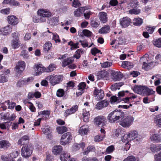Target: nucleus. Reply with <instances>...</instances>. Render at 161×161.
I'll return each instance as SVG.
<instances>
[{
    "label": "nucleus",
    "instance_id": "69168bd1",
    "mask_svg": "<svg viewBox=\"0 0 161 161\" xmlns=\"http://www.w3.org/2000/svg\"><path fill=\"white\" fill-rule=\"evenodd\" d=\"M10 11V9L9 8H7L4 9H2L0 11V12L4 14H9Z\"/></svg>",
    "mask_w": 161,
    "mask_h": 161
},
{
    "label": "nucleus",
    "instance_id": "f704fd0d",
    "mask_svg": "<svg viewBox=\"0 0 161 161\" xmlns=\"http://www.w3.org/2000/svg\"><path fill=\"white\" fill-rule=\"evenodd\" d=\"M40 115H42V117L41 118L42 119H46L48 118L50 115V112L48 110L43 111L40 112Z\"/></svg>",
    "mask_w": 161,
    "mask_h": 161
},
{
    "label": "nucleus",
    "instance_id": "72a5a7b5",
    "mask_svg": "<svg viewBox=\"0 0 161 161\" xmlns=\"http://www.w3.org/2000/svg\"><path fill=\"white\" fill-rule=\"evenodd\" d=\"M124 132L121 129H116L114 133V136L115 137H119V138L122 137L124 134Z\"/></svg>",
    "mask_w": 161,
    "mask_h": 161
},
{
    "label": "nucleus",
    "instance_id": "a878e982",
    "mask_svg": "<svg viewBox=\"0 0 161 161\" xmlns=\"http://www.w3.org/2000/svg\"><path fill=\"white\" fill-rule=\"evenodd\" d=\"M105 119V118L103 116L97 117L94 119V123L96 125H99L103 123Z\"/></svg>",
    "mask_w": 161,
    "mask_h": 161
},
{
    "label": "nucleus",
    "instance_id": "ddd939ff",
    "mask_svg": "<svg viewBox=\"0 0 161 161\" xmlns=\"http://www.w3.org/2000/svg\"><path fill=\"white\" fill-rule=\"evenodd\" d=\"M25 62L24 61H21L17 63L15 69L17 72L21 73L25 69Z\"/></svg>",
    "mask_w": 161,
    "mask_h": 161
},
{
    "label": "nucleus",
    "instance_id": "6e6d98bb",
    "mask_svg": "<svg viewBox=\"0 0 161 161\" xmlns=\"http://www.w3.org/2000/svg\"><path fill=\"white\" fill-rule=\"evenodd\" d=\"M64 94V90L62 89H59L57 91L56 95L58 97H61L63 96Z\"/></svg>",
    "mask_w": 161,
    "mask_h": 161
},
{
    "label": "nucleus",
    "instance_id": "58836bf2",
    "mask_svg": "<svg viewBox=\"0 0 161 161\" xmlns=\"http://www.w3.org/2000/svg\"><path fill=\"white\" fill-rule=\"evenodd\" d=\"M48 20V23L53 26L56 25L58 23V20L57 17L51 18Z\"/></svg>",
    "mask_w": 161,
    "mask_h": 161
},
{
    "label": "nucleus",
    "instance_id": "b1692460",
    "mask_svg": "<svg viewBox=\"0 0 161 161\" xmlns=\"http://www.w3.org/2000/svg\"><path fill=\"white\" fill-rule=\"evenodd\" d=\"M150 150L153 153L158 152L161 150V144H151L150 145Z\"/></svg>",
    "mask_w": 161,
    "mask_h": 161
},
{
    "label": "nucleus",
    "instance_id": "13d9d810",
    "mask_svg": "<svg viewBox=\"0 0 161 161\" xmlns=\"http://www.w3.org/2000/svg\"><path fill=\"white\" fill-rule=\"evenodd\" d=\"M114 150V147L113 145H111L108 147L106 149V152L107 154L112 152Z\"/></svg>",
    "mask_w": 161,
    "mask_h": 161
},
{
    "label": "nucleus",
    "instance_id": "bf43d9fd",
    "mask_svg": "<svg viewBox=\"0 0 161 161\" xmlns=\"http://www.w3.org/2000/svg\"><path fill=\"white\" fill-rule=\"evenodd\" d=\"M83 34L86 36L89 37L91 36L92 33L87 30H84L82 31Z\"/></svg>",
    "mask_w": 161,
    "mask_h": 161
},
{
    "label": "nucleus",
    "instance_id": "6ab92c4d",
    "mask_svg": "<svg viewBox=\"0 0 161 161\" xmlns=\"http://www.w3.org/2000/svg\"><path fill=\"white\" fill-rule=\"evenodd\" d=\"M78 108V106L77 105L73 106L70 109H67L65 112V115L67 116L75 113Z\"/></svg>",
    "mask_w": 161,
    "mask_h": 161
},
{
    "label": "nucleus",
    "instance_id": "09e8293b",
    "mask_svg": "<svg viewBox=\"0 0 161 161\" xmlns=\"http://www.w3.org/2000/svg\"><path fill=\"white\" fill-rule=\"evenodd\" d=\"M129 13L131 14H138L140 13L141 11L139 9L133 8L130 9L128 11Z\"/></svg>",
    "mask_w": 161,
    "mask_h": 161
},
{
    "label": "nucleus",
    "instance_id": "473e14b6",
    "mask_svg": "<svg viewBox=\"0 0 161 161\" xmlns=\"http://www.w3.org/2000/svg\"><path fill=\"white\" fill-rule=\"evenodd\" d=\"M10 145L8 141L6 140H2L0 141V148H7Z\"/></svg>",
    "mask_w": 161,
    "mask_h": 161
},
{
    "label": "nucleus",
    "instance_id": "a19ab883",
    "mask_svg": "<svg viewBox=\"0 0 161 161\" xmlns=\"http://www.w3.org/2000/svg\"><path fill=\"white\" fill-rule=\"evenodd\" d=\"M5 103H6L8 105V108L9 109H13L16 105L15 103L13 102H10L9 100H7L5 101V102L1 103V104H4Z\"/></svg>",
    "mask_w": 161,
    "mask_h": 161
},
{
    "label": "nucleus",
    "instance_id": "de8ad7c7",
    "mask_svg": "<svg viewBox=\"0 0 161 161\" xmlns=\"http://www.w3.org/2000/svg\"><path fill=\"white\" fill-rule=\"evenodd\" d=\"M155 93V91L153 89L149 88L146 86V91L144 93V95H150L153 94Z\"/></svg>",
    "mask_w": 161,
    "mask_h": 161
},
{
    "label": "nucleus",
    "instance_id": "5701e85b",
    "mask_svg": "<svg viewBox=\"0 0 161 161\" xmlns=\"http://www.w3.org/2000/svg\"><path fill=\"white\" fill-rule=\"evenodd\" d=\"M86 7H81L78 9H76L74 12V15L75 17H80L82 14L83 12L87 9Z\"/></svg>",
    "mask_w": 161,
    "mask_h": 161
},
{
    "label": "nucleus",
    "instance_id": "864d4df0",
    "mask_svg": "<svg viewBox=\"0 0 161 161\" xmlns=\"http://www.w3.org/2000/svg\"><path fill=\"white\" fill-rule=\"evenodd\" d=\"M120 101H121V99H119L118 97L115 96L111 97L110 99V102L111 103H115V102L119 103Z\"/></svg>",
    "mask_w": 161,
    "mask_h": 161
},
{
    "label": "nucleus",
    "instance_id": "412c9836",
    "mask_svg": "<svg viewBox=\"0 0 161 161\" xmlns=\"http://www.w3.org/2000/svg\"><path fill=\"white\" fill-rule=\"evenodd\" d=\"M70 155H68L66 153H64L61 155L60 158L61 161H75V158H72L70 159Z\"/></svg>",
    "mask_w": 161,
    "mask_h": 161
},
{
    "label": "nucleus",
    "instance_id": "1a4fd4ad",
    "mask_svg": "<svg viewBox=\"0 0 161 161\" xmlns=\"http://www.w3.org/2000/svg\"><path fill=\"white\" fill-rule=\"evenodd\" d=\"M146 86L141 85L135 86L133 89L134 92L138 94L144 95Z\"/></svg>",
    "mask_w": 161,
    "mask_h": 161
},
{
    "label": "nucleus",
    "instance_id": "f03ea898",
    "mask_svg": "<svg viewBox=\"0 0 161 161\" xmlns=\"http://www.w3.org/2000/svg\"><path fill=\"white\" fill-rule=\"evenodd\" d=\"M33 150V148L31 144L25 145L22 147L21 155L24 158H28L32 153Z\"/></svg>",
    "mask_w": 161,
    "mask_h": 161
},
{
    "label": "nucleus",
    "instance_id": "774afa93",
    "mask_svg": "<svg viewBox=\"0 0 161 161\" xmlns=\"http://www.w3.org/2000/svg\"><path fill=\"white\" fill-rule=\"evenodd\" d=\"M154 158L156 161H161V152L154 155Z\"/></svg>",
    "mask_w": 161,
    "mask_h": 161
},
{
    "label": "nucleus",
    "instance_id": "39448f33",
    "mask_svg": "<svg viewBox=\"0 0 161 161\" xmlns=\"http://www.w3.org/2000/svg\"><path fill=\"white\" fill-rule=\"evenodd\" d=\"M131 23V19L128 17H125L119 19V24L122 28L128 27Z\"/></svg>",
    "mask_w": 161,
    "mask_h": 161
},
{
    "label": "nucleus",
    "instance_id": "9d476101",
    "mask_svg": "<svg viewBox=\"0 0 161 161\" xmlns=\"http://www.w3.org/2000/svg\"><path fill=\"white\" fill-rule=\"evenodd\" d=\"M146 59V58L145 57H142L140 58V61L141 62H143L142 65L143 69H144L146 70H149L152 68V66L153 65V63L152 62L148 63H146L145 61H143Z\"/></svg>",
    "mask_w": 161,
    "mask_h": 161
},
{
    "label": "nucleus",
    "instance_id": "20e7f679",
    "mask_svg": "<svg viewBox=\"0 0 161 161\" xmlns=\"http://www.w3.org/2000/svg\"><path fill=\"white\" fill-rule=\"evenodd\" d=\"M72 139L71 134L69 132H67L61 136L60 143L61 145H65L70 142Z\"/></svg>",
    "mask_w": 161,
    "mask_h": 161
},
{
    "label": "nucleus",
    "instance_id": "c756f323",
    "mask_svg": "<svg viewBox=\"0 0 161 161\" xmlns=\"http://www.w3.org/2000/svg\"><path fill=\"white\" fill-rule=\"evenodd\" d=\"M154 123L159 127H161V114L155 115L154 118Z\"/></svg>",
    "mask_w": 161,
    "mask_h": 161
},
{
    "label": "nucleus",
    "instance_id": "338daca9",
    "mask_svg": "<svg viewBox=\"0 0 161 161\" xmlns=\"http://www.w3.org/2000/svg\"><path fill=\"white\" fill-rule=\"evenodd\" d=\"M91 53L94 56L96 55V54L100 53V51L98 50L97 48L94 47L91 49Z\"/></svg>",
    "mask_w": 161,
    "mask_h": 161
},
{
    "label": "nucleus",
    "instance_id": "a18cd8bd",
    "mask_svg": "<svg viewBox=\"0 0 161 161\" xmlns=\"http://www.w3.org/2000/svg\"><path fill=\"white\" fill-rule=\"evenodd\" d=\"M128 134L129 138L131 139V140L135 138L136 136L137 135V132L135 130L130 131L129 132Z\"/></svg>",
    "mask_w": 161,
    "mask_h": 161
},
{
    "label": "nucleus",
    "instance_id": "f3484780",
    "mask_svg": "<svg viewBox=\"0 0 161 161\" xmlns=\"http://www.w3.org/2000/svg\"><path fill=\"white\" fill-rule=\"evenodd\" d=\"M8 22L9 24L15 25L18 23V19L14 15L8 17Z\"/></svg>",
    "mask_w": 161,
    "mask_h": 161
},
{
    "label": "nucleus",
    "instance_id": "2eb2a0df",
    "mask_svg": "<svg viewBox=\"0 0 161 161\" xmlns=\"http://www.w3.org/2000/svg\"><path fill=\"white\" fill-rule=\"evenodd\" d=\"M109 104V102L104 100L98 102L96 105V108L97 109H101L107 107Z\"/></svg>",
    "mask_w": 161,
    "mask_h": 161
},
{
    "label": "nucleus",
    "instance_id": "a211bd4d",
    "mask_svg": "<svg viewBox=\"0 0 161 161\" xmlns=\"http://www.w3.org/2000/svg\"><path fill=\"white\" fill-rule=\"evenodd\" d=\"M129 136L128 134L125 135V134L124 133L123 136H122V137H120V138L123 142L126 143V146L127 147V148H125V150L126 151L128 150L130 148L129 144L127 143L128 141L131 140V139L129 138Z\"/></svg>",
    "mask_w": 161,
    "mask_h": 161
},
{
    "label": "nucleus",
    "instance_id": "37998d69",
    "mask_svg": "<svg viewBox=\"0 0 161 161\" xmlns=\"http://www.w3.org/2000/svg\"><path fill=\"white\" fill-rule=\"evenodd\" d=\"M56 68V65L54 64H51L46 68H45V72H49L53 71Z\"/></svg>",
    "mask_w": 161,
    "mask_h": 161
},
{
    "label": "nucleus",
    "instance_id": "052dcab7",
    "mask_svg": "<svg viewBox=\"0 0 161 161\" xmlns=\"http://www.w3.org/2000/svg\"><path fill=\"white\" fill-rule=\"evenodd\" d=\"M112 64L111 62H106L103 63L101 64V67L103 68L108 67L111 66Z\"/></svg>",
    "mask_w": 161,
    "mask_h": 161
},
{
    "label": "nucleus",
    "instance_id": "49530a36",
    "mask_svg": "<svg viewBox=\"0 0 161 161\" xmlns=\"http://www.w3.org/2000/svg\"><path fill=\"white\" fill-rule=\"evenodd\" d=\"M107 75V72L105 70H102L98 72L97 75L99 79H102L106 77Z\"/></svg>",
    "mask_w": 161,
    "mask_h": 161
},
{
    "label": "nucleus",
    "instance_id": "c85d7f7f",
    "mask_svg": "<svg viewBox=\"0 0 161 161\" xmlns=\"http://www.w3.org/2000/svg\"><path fill=\"white\" fill-rule=\"evenodd\" d=\"M122 67L128 69H130L133 67V64L128 61H124L122 63Z\"/></svg>",
    "mask_w": 161,
    "mask_h": 161
},
{
    "label": "nucleus",
    "instance_id": "cd10ccee",
    "mask_svg": "<svg viewBox=\"0 0 161 161\" xmlns=\"http://www.w3.org/2000/svg\"><path fill=\"white\" fill-rule=\"evenodd\" d=\"M62 150L61 146L60 145L56 146L53 147V148L52 152L54 154L58 155L61 152Z\"/></svg>",
    "mask_w": 161,
    "mask_h": 161
},
{
    "label": "nucleus",
    "instance_id": "3c124183",
    "mask_svg": "<svg viewBox=\"0 0 161 161\" xmlns=\"http://www.w3.org/2000/svg\"><path fill=\"white\" fill-rule=\"evenodd\" d=\"M79 43L77 42L74 43L72 41H71L68 43V44L71 46L70 49L73 50L74 49H76L79 48L78 45Z\"/></svg>",
    "mask_w": 161,
    "mask_h": 161
},
{
    "label": "nucleus",
    "instance_id": "5fc2aeb1",
    "mask_svg": "<svg viewBox=\"0 0 161 161\" xmlns=\"http://www.w3.org/2000/svg\"><path fill=\"white\" fill-rule=\"evenodd\" d=\"M95 150V147L94 146H89L88 147L86 151L83 153L84 154H87L90 152L94 151Z\"/></svg>",
    "mask_w": 161,
    "mask_h": 161
},
{
    "label": "nucleus",
    "instance_id": "6e6552de",
    "mask_svg": "<svg viewBox=\"0 0 161 161\" xmlns=\"http://www.w3.org/2000/svg\"><path fill=\"white\" fill-rule=\"evenodd\" d=\"M66 55H64L62 56L59 58L60 59H63L62 62V65L64 67L69 65L71 63H72L74 60L71 58H66Z\"/></svg>",
    "mask_w": 161,
    "mask_h": 161
},
{
    "label": "nucleus",
    "instance_id": "e2e57ef3",
    "mask_svg": "<svg viewBox=\"0 0 161 161\" xmlns=\"http://www.w3.org/2000/svg\"><path fill=\"white\" fill-rule=\"evenodd\" d=\"M10 158L8 154H5L2 156L1 158L3 161H9Z\"/></svg>",
    "mask_w": 161,
    "mask_h": 161
},
{
    "label": "nucleus",
    "instance_id": "7ed1b4c3",
    "mask_svg": "<svg viewBox=\"0 0 161 161\" xmlns=\"http://www.w3.org/2000/svg\"><path fill=\"white\" fill-rule=\"evenodd\" d=\"M121 118L119 124L124 128L129 127L134 121V118L131 116H123Z\"/></svg>",
    "mask_w": 161,
    "mask_h": 161
},
{
    "label": "nucleus",
    "instance_id": "0e129e2a",
    "mask_svg": "<svg viewBox=\"0 0 161 161\" xmlns=\"http://www.w3.org/2000/svg\"><path fill=\"white\" fill-rule=\"evenodd\" d=\"M130 6L136 7L138 5V2L136 0H132L130 3Z\"/></svg>",
    "mask_w": 161,
    "mask_h": 161
},
{
    "label": "nucleus",
    "instance_id": "423d86ee",
    "mask_svg": "<svg viewBox=\"0 0 161 161\" xmlns=\"http://www.w3.org/2000/svg\"><path fill=\"white\" fill-rule=\"evenodd\" d=\"M50 83L53 86H54L59 83L63 79V76L61 75H53L50 76Z\"/></svg>",
    "mask_w": 161,
    "mask_h": 161
},
{
    "label": "nucleus",
    "instance_id": "f257e3e1",
    "mask_svg": "<svg viewBox=\"0 0 161 161\" xmlns=\"http://www.w3.org/2000/svg\"><path fill=\"white\" fill-rule=\"evenodd\" d=\"M124 115V113L115 110L108 114V119L110 122L115 123L117 122L118 120L123 117Z\"/></svg>",
    "mask_w": 161,
    "mask_h": 161
},
{
    "label": "nucleus",
    "instance_id": "9b49d317",
    "mask_svg": "<svg viewBox=\"0 0 161 161\" xmlns=\"http://www.w3.org/2000/svg\"><path fill=\"white\" fill-rule=\"evenodd\" d=\"M123 77V75L120 71H112L111 78L114 81L120 80Z\"/></svg>",
    "mask_w": 161,
    "mask_h": 161
},
{
    "label": "nucleus",
    "instance_id": "4468645a",
    "mask_svg": "<svg viewBox=\"0 0 161 161\" xmlns=\"http://www.w3.org/2000/svg\"><path fill=\"white\" fill-rule=\"evenodd\" d=\"M93 94L99 100L103 99L104 96V92L101 89L95 88L94 90Z\"/></svg>",
    "mask_w": 161,
    "mask_h": 161
},
{
    "label": "nucleus",
    "instance_id": "4c0bfd02",
    "mask_svg": "<svg viewBox=\"0 0 161 161\" xmlns=\"http://www.w3.org/2000/svg\"><path fill=\"white\" fill-rule=\"evenodd\" d=\"M84 53V51L82 49H77L74 57L76 59H79L80 58L81 54Z\"/></svg>",
    "mask_w": 161,
    "mask_h": 161
},
{
    "label": "nucleus",
    "instance_id": "603ef678",
    "mask_svg": "<svg viewBox=\"0 0 161 161\" xmlns=\"http://www.w3.org/2000/svg\"><path fill=\"white\" fill-rule=\"evenodd\" d=\"M42 129L43 133L46 135L52 132V130L48 126H45L42 128Z\"/></svg>",
    "mask_w": 161,
    "mask_h": 161
},
{
    "label": "nucleus",
    "instance_id": "393cba45",
    "mask_svg": "<svg viewBox=\"0 0 161 161\" xmlns=\"http://www.w3.org/2000/svg\"><path fill=\"white\" fill-rule=\"evenodd\" d=\"M20 44L19 39L17 38L13 39L11 42L12 47L14 49L18 48Z\"/></svg>",
    "mask_w": 161,
    "mask_h": 161
},
{
    "label": "nucleus",
    "instance_id": "4be33fe9",
    "mask_svg": "<svg viewBox=\"0 0 161 161\" xmlns=\"http://www.w3.org/2000/svg\"><path fill=\"white\" fill-rule=\"evenodd\" d=\"M150 139L152 141L156 142H161V134H153L151 135Z\"/></svg>",
    "mask_w": 161,
    "mask_h": 161
},
{
    "label": "nucleus",
    "instance_id": "bb28decb",
    "mask_svg": "<svg viewBox=\"0 0 161 161\" xmlns=\"http://www.w3.org/2000/svg\"><path fill=\"white\" fill-rule=\"evenodd\" d=\"M52 47V43L50 42H47L44 44L43 47V52L47 53Z\"/></svg>",
    "mask_w": 161,
    "mask_h": 161
},
{
    "label": "nucleus",
    "instance_id": "e433bc0d",
    "mask_svg": "<svg viewBox=\"0 0 161 161\" xmlns=\"http://www.w3.org/2000/svg\"><path fill=\"white\" fill-rule=\"evenodd\" d=\"M142 22V19L139 18H135L133 20V24L136 26H140Z\"/></svg>",
    "mask_w": 161,
    "mask_h": 161
},
{
    "label": "nucleus",
    "instance_id": "aec40b11",
    "mask_svg": "<svg viewBox=\"0 0 161 161\" xmlns=\"http://www.w3.org/2000/svg\"><path fill=\"white\" fill-rule=\"evenodd\" d=\"M98 15L99 19L102 23H105L107 21V14L106 13L102 12L99 13Z\"/></svg>",
    "mask_w": 161,
    "mask_h": 161
},
{
    "label": "nucleus",
    "instance_id": "680f3d73",
    "mask_svg": "<svg viewBox=\"0 0 161 161\" xmlns=\"http://www.w3.org/2000/svg\"><path fill=\"white\" fill-rule=\"evenodd\" d=\"M86 86V83L84 82H82L80 83L78 85V89L79 90L83 91Z\"/></svg>",
    "mask_w": 161,
    "mask_h": 161
},
{
    "label": "nucleus",
    "instance_id": "8fccbe9b",
    "mask_svg": "<svg viewBox=\"0 0 161 161\" xmlns=\"http://www.w3.org/2000/svg\"><path fill=\"white\" fill-rule=\"evenodd\" d=\"M154 46L158 47H161V38L154 40L153 42Z\"/></svg>",
    "mask_w": 161,
    "mask_h": 161
},
{
    "label": "nucleus",
    "instance_id": "79ce46f5",
    "mask_svg": "<svg viewBox=\"0 0 161 161\" xmlns=\"http://www.w3.org/2000/svg\"><path fill=\"white\" fill-rule=\"evenodd\" d=\"M139 160L138 157L130 155L125 159L123 161H138Z\"/></svg>",
    "mask_w": 161,
    "mask_h": 161
},
{
    "label": "nucleus",
    "instance_id": "f8f14e48",
    "mask_svg": "<svg viewBox=\"0 0 161 161\" xmlns=\"http://www.w3.org/2000/svg\"><path fill=\"white\" fill-rule=\"evenodd\" d=\"M34 68L36 75H39L42 72H45V68L42 64L35 65Z\"/></svg>",
    "mask_w": 161,
    "mask_h": 161
},
{
    "label": "nucleus",
    "instance_id": "c9c22d12",
    "mask_svg": "<svg viewBox=\"0 0 161 161\" xmlns=\"http://www.w3.org/2000/svg\"><path fill=\"white\" fill-rule=\"evenodd\" d=\"M83 116L84 118V121L86 122H88L90 116L89 111H86L85 109H84L83 110Z\"/></svg>",
    "mask_w": 161,
    "mask_h": 161
},
{
    "label": "nucleus",
    "instance_id": "0eeeda50",
    "mask_svg": "<svg viewBox=\"0 0 161 161\" xmlns=\"http://www.w3.org/2000/svg\"><path fill=\"white\" fill-rule=\"evenodd\" d=\"M37 13L38 15L46 18L50 17L52 15V13L48 9H40L37 11Z\"/></svg>",
    "mask_w": 161,
    "mask_h": 161
},
{
    "label": "nucleus",
    "instance_id": "c03bdc74",
    "mask_svg": "<svg viewBox=\"0 0 161 161\" xmlns=\"http://www.w3.org/2000/svg\"><path fill=\"white\" fill-rule=\"evenodd\" d=\"M18 152L17 151H14L8 154L10 158L9 161H15L14 158H16L18 155Z\"/></svg>",
    "mask_w": 161,
    "mask_h": 161
},
{
    "label": "nucleus",
    "instance_id": "4d7b16f0",
    "mask_svg": "<svg viewBox=\"0 0 161 161\" xmlns=\"http://www.w3.org/2000/svg\"><path fill=\"white\" fill-rule=\"evenodd\" d=\"M81 4L78 0H74L72 3V6L75 8L80 7Z\"/></svg>",
    "mask_w": 161,
    "mask_h": 161
},
{
    "label": "nucleus",
    "instance_id": "7c9ffc66",
    "mask_svg": "<svg viewBox=\"0 0 161 161\" xmlns=\"http://www.w3.org/2000/svg\"><path fill=\"white\" fill-rule=\"evenodd\" d=\"M88 130V126L87 125H84L80 128L79 133L82 135H85L87 134Z\"/></svg>",
    "mask_w": 161,
    "mask_h": 161
},
{
    "label": "nucleus",
    "instance_id": "dca6fc26",
    "mask_svg": "<svg viewBox=\"0 0 161 161\" xmlns=\"http://www.w3.org/2000/svg\"><path fill=\"white\" fill-rule=\"evenodd\" d=\"M12 31V28L9 25L0 29V34L6 35L9 34Z\"/></svg>",
    "mask_w": 161,
    "mask_h": 161
},
{
    "label": "nucleus",
    "instance_id": "2f4dec72",
    "mask_svg": "<svg viewBox=\"0 0 161 161\" xmlns=\"http://www.w3.org/2000/svg\"><path fill=\"white\" fill-rule=\"evenodd\" d=\"M110 31V27L108 25H105L99 31V33L101 34H105Z\"/></svg>",
    "mask_w": 161,
    "mask_h": 161
},
{
    "label": "nucleus",
    "instance_id": "ea45409f",
    "mask_svg": "<svg viewBox=\"0 0 161 161\" xmlns=\"http://www.w3.org/2000/svg\"><path fill=\"white\" fill-rule=\"evenodd\" d=\"M57 130V132L60 134H62L68 130L67 128L64 126L58 127Z\"/></svg>",
    "mask_w": 161,
    "mask_h": 161
}]
</instances>
